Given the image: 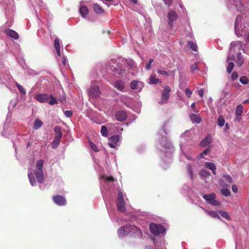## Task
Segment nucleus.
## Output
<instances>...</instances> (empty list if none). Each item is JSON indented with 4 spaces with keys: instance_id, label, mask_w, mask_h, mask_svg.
<instances>
[{
    "instance_id": "26",
    "label": "nucleus",
    "mask_w": 249,
    "mask_h": 249,
    "mask_svg": "<svg viewBox=\"0 0 249 249\" xmlns=\"http://www.w3.org/2000/svg\"><path fill=\"white\" fill-rule=\"evenodd\" d=\"M203 209L208 214L212 217L218 219L220 218V216L216 213V212L214 211H208L207 210H204V209Z\"/></svg>"
},
{
    "instance_id": "22",
    "label": "nucleus",
    "mask_w": 249,
    "mask_h": 249,
    "mask_svg": "<svg viewBox=\"0 0 249 249\" xmlns=\"http://www.w3.org/2000/svg\"><path fill=\"white\" fill-rule=\"evenodd\" d=\"M242 18L240 16H237L234 24L235 32L237 33V30H239V26L241 24Z\"/></svg>"
},
{
    "instance_id": "50",
    "label": "nucleus",
    "mask_w": 249,
    "mask_h": 249,
    "mask_svg": "<svg viewBox=\"0 0 249 249\" xmlns=\"http://www.w3.org/2000/svg\"><path fill=\"white\" fill-rule=\"evenodd\" d=\"M51 99L50 100L49 102V104L53 105L57 103L56 100L55 98L53 97L52 96H51Z\"/></svg>"
},
{
    "instance_id": "1",
    "label": "nucleus",
    "mask_w": 249,
    "mask_h": 249,
    "mask_svg": "<svg viewBox=\"0 0 249 249\" xmlns=\"http://www.w3.org/2000/svg\"><path fill=\"white\" fill-rule=\"evenodd\" d=\"M43 163L44 161L42 160H37L36 164V169L34 171V174L39 183L43 182L44 179V174L42 171Z\"/></svg>"
},
{
    "instance_id": "11",
    "label": "nucleus",
    "mask_w": 249,
    "mask_h": 249,
    "mask_svg": "<svg viewBox=\"0 0 249 249\" xmlns=\"http://www.w3.org/2000/svg\"><path fill=\"white\" fill-rule=\"evenodd\" d=\"M130 86L131 89L140 91L143 87V85L140 81H133L131 82Z\"/></svg>"
},
{
    "instance_id": "36",
    "label": "nucleus",
    "mask_w": 249,
    "mask_h": 249,
    "mask_svg": "<svg viewBox=\"0 0 249 249\" xmlns=\"http://www.w3.org/2000/svg\"><path fill=\"white\" fill-rule=\"evenodd\" d=\"M199 174L200 176H201L202 177H207L210 176L211 173L209 171H208L206 169H202L200 171Z\"/></svg>"
},
{
    "instance_id": "28",
    "label": "nucleus",
    "mask_w": 249,
    "mask_h": 249,
    "mask_svg": "<svg viewBox=\"0 0 249 249\" xmlns=\"http://www.w3.org/2000/svg\"><path fill=\"white\" fill-rule=\"evenodd\" d=\"M244 63V59L241 55V53H239L237 54L236 64L239 66H241Z\"/></svg>"
},
{
    "instance_id": "19",
    "label": "nucleus",
    "mask_w": 249,
    "mask_h": 249,
    "mask_svg": "<svg viewBox=\"0 0 249 249\" xmlns=\"http://www.w3.org/2000/svg\"><path fill=\"white\" fill-rule=\"evenodd\" d=\"M149 80V83L150 84L161 83V81L160 79L156 78V76L154 74H152L150 75Z\"/></svg>"
},
{
    "instance_id": "46",
    "label": "nucleus",
    "mask_w": 249,
    "mask_h": 249,
    "mask_svg": "<svg viewBox=\"0 0 249 249\" xmlns=\"http://www.w3.org/2000/svg\"><path fill=\"white\" fill-rule=\"evenodd\" d=\"M154 60L152 58H150L148 63L146 64L145 68L147 70H149L151 69V65Z\"/></svg>"
},
{
    "instance_id": "12",
    "label": "nucleus",
    "mask_w": 249,
    "mask_h": 249,
    "mask_svg": "<svg viewBox=\"0 0 249 249\" xmlns=\"http://www.w3.org/2000/svg\"><path fill=\"white\" fill-rule=\"evenodd\" d=\"M119 137L118 135H114L111 137L109 139L108 145L111 148H115L117 145V143L119 141Z\"/></svg>"
},
{
    "instance_id": "49",
    "label": "nucleus",
    "mask_w": 249,
    "mask_h": 249,
    "mask_svg": "<svg viewBox=\"0 0 249 249\" xmlns=\"http://www.w3.org/2000/svg\"><path fill=\"white\" fill-rule=\"evenodd\" d=\"M238 73L236 72H233L231 75V78L232 80H235L238 78Z\"/></svg>"
},
{
    "instance_id": "8",
    "label": "nucleus",
    "mask_w": 249,
    "mask_h": 249,
    "mask_svg": "<svg viewBox=\"0 0 249 249\" xmlns=\"http://www.w3.org/2000/svg\"><path fill=\"white\" fill-rule=\"evenodd\" d=\"M128 226H129V225L122 226L118 229V234L119 237H124L130 232L129 228H127Z\"/></svg>"
},
{
    "instance_id": "60",
    "label": "nucleus",
    "mask_w": 249,
    "mask_h": 249,
    "mask_svg": "<svg viewBox=\"0 0 249 249\" xmlns=\"http://www.w3.org/2000/svg\"><path fill=\"white\" fill-rule=\"evenodd\" d=\"M198 94L201 97H203L204 95V90L203 89H200L198 90Z\"/></svg>"
},
{
    "instance_id": "44",
    "label": "nucleus",
    "mask_w": 249,
    "mask_h": 249,
    "mask_svg": "<svg viewBox=\"0 0 249 249\" xmlns=\"http://www.w3.org/2000/svg\"><path fill=\"white\" fill-rule=\"evenodd\" d=\"M54 46L55 49H60L59 39L58 38H55L54 41Z\"/></svg>"
},
{
    "instance_id": "21",
    "label": "nucleus",
    "mask_w": 249,
    "mask_h": 249,
    "mask_svg": "<svg viewBox=\"0 0 249 249\" xmlns=\"http://www.w3.org/2000/svg\"><path fill=\"white\" fill-rule=\"evenodd\" d=\"M127 228H129V229L130 230V232L132 231L135 232L138 235H142L141 230L135 226L129 225V226H128Z\"/></svg>"
},
{
    "instance_id": "54",
    "label": "nucleus",
    "mask_w": 249,
    "mask_h": 249,
    "mask_svg": "<svg viewBox=\"0 0 249 249\" xmlns=\"http://www.w3.org/2000/svg\"><path fill=\"white\" fill-rule=\"evenodd\" d=\"M62 64L64 66H66L67 65V59L65 56L62 57Z\"/></svg>"
},
{
    "instance_id": "58",
    "label": "nucleus",
    "mask_w": 249,
    "mask_h": 249,
    "mask_svg": "<svg viewBox=\"0 0 249 249\" xmlns=\"http://www.w3.org/2000/svg\"><path fill=\"white\" fill-rule=\"evenodd\" d=\"M158 73L161 75H167V72L166 71L163 70H158Z\"/></svg>"
},
{
    "instance_id": "3",
    "label": "nucleus",
    "mask_w": 249,
    "mask_h": 249,
    "mask_svg": "<svg viewBox=\"0 0 249 249\" xmlns=\"http://www.w3.org/2000/svg\"><path fill=\"white\" fill-rule=\"evenodd\" d=\"M171 89L168 86H166L162 92L160 101L159 102L160 104H166L168 102L169 98Z\"/></svg>"
},
{
    "instance_id": "15",
    "label": "nucleus",
    "mask_w": 249,
    "mask_h": 249,
    "mask_svg": "<svg viewBox=\"0 0 249 249\" xmlns=\"http://www.w3.org/2000/svg\"><path fill=\"white\" fill-rule=\"evenodd\" d=\"M189 117L193 123L199 124L202 121L200 116L196 114L191 113Z\"/></svg>"
},
{
    "instance_id": "37",
    "label": "nucleus",
    "mask_w": 249,
    "mask_h": 249,
    "mask_svg": "<svg viewBox=\"0 0 249 249\" xmlns=\"http://www.w3.org/2000/svg\"><path fill=\"white\" fill-rule=\"evenodd\" d=\"M218 125L221 127L223 126L225 124V120L224 118L220 116L218 117L217 121Z\"/></svg>"
},
{
    "instance_id": "33",
    "label": "nucleus",
    "mask_w": 249,
    "mask_h": 249,
    "mask_svg": "<svg viewBox=\"0 0 249 249\" xmlns=\"http://www.w3.org/2000/svg\"><path fill=\"white\" fill-rule=\"evenodd\" d=\"M28 178L30 180V182L32 186H34L36 184V180L32 174V173L28 174Z\"/></svg>"
},
{
    "instance_id": "38",
    "label": "nucleus",
    "mask_w": 249,
    "mask_h": 249,
    "mask_svg": "<svg viewBox=\"0 0 249 249\" xmlns=\"http://www.w3.org/2000/svg\"><path fill=\"white\" fill-rule=\"evenodd\" d=\"M234 67V64L232 62H229L227 67V71L229 73H230L232 71Z\"/></svg>"
},
{
    "instance_id": "16",
    "label": "nucleus",
    "mask_w": 249,
    "mask_h": 249,
    "mask_svg": "<svg viewBox=\"0 0 249 249\" xmlns=\"http://www.w3.org/2000/svg\"><path fill=\"white\" fill-rule=\"evenodd\" d=\"M126 113L123 111H118L116 114V119L120 122L124 121L126 118Z\"/></svg>"
},
{
    "instance_id": "63",
    "label": "nucleus",
    "mask_w": 249,
    "mask_h": 249,
    "mask_svg": "<svg viewBox=\"0 0 249 249\" xmlns=\"http://www.w3.org/2000/svg\"><path fill=\"white\" fill-rule=\"evenodd\" d=\"M186 158H187L188 160H194V159H193L192 158V157L191 156H186Z\"/></svg>"
},
{
    "instance_id": "32",
    "label": "nucleus",
    "mask_w": 249,
    "mask_h": 249,
    "mask_svg": "<svg viewBox=\"0 0 249 249\" xmlns=\"http://www.w3.org/2000/svg\"><path fill=\"white\" fill-rule=\"evenodd\" d=\"M42 125V122L39 119H36L34 125L35 129H39Z\"/></svg>"
},
{
    "instance_id": "17",
    "label": "nucleus",
    "mask_w": 249,
    "mask_h": 249,
    "mask_svg": "<svg viewBox=\"0 0 249 249\" xmlns=\"http://www.w3.org/2000/svg\"><path fill=\"white\" fill-rule=\"evenodd\" d=\"M5 32L7 35L15 39H17L19 37L18 34L13 30L8 29L6 30Z\"/></svg>"
},
{
    "instance_id": "5",
    "label": "nucleus",
    "mask_w": 249,
    "mask_h": 249,
    "mask_svg": "<svg viewBox=\"0 0 249 249\" xmlns=\"http://www.w3.org/2000/svg\"><path fill=\"white\" fill-rule=\"evenodd\" d=\"M203 197L210 204L214 206H218L220 205L219 202L215 200L216 196L213 193L209 195H204Z\"/></svg>"
},
{
    "instance_id": "56",
    "label": "nucleus",
    "mask_w": 249,
    "mask_h": 249,
    "mask_svg": "<svg viewBox=\"0 0 249 249\" xmlns=\"http://www.w3.org/2000/svg\"><path fill=\"white\" fill-rule=\"evenodd\" d=\"M106 180L107 181H111L112 182L114 181V178L112 177H105Z\"/></svg>"
},
{
    "instance_id": "27",
    "label": "nucleus",
    "mask_w": 249,
    "mask_h": 249,
    "mask_svg": "<svg viewBox=\"0 0 249 249\" xmlns=\"http://www.w3.org/2000/svg\"><path fill=\"white\" fill-rule=\"evenodd\" d=\"M94 10L97 14H102L104 12V10L99 4L95 3L93 6Z\"/></svg>"
},
{
    "instance_id": "29",
    "label": "nucleus",
    "mask_w": 249,
    "mask_h": 249,
    "mask_svg": "<svg viewBox=\"0 0 249 249\" xmlns=\"http://www.w3.org/2000/svg\"><path fill=\"white\" fill-rule=\"evenodd\" d=\"M205 166L206 168L211 170H216V166L212 162H206L205 163Z\"/></svg>"
},
{
    "instance_id": "43",
    "label": "nucleus",
    "mask_w": 249,
    "mask_h": 249,
    "mask_svg": "<svg viewBox=\"0 0 249 249\" xmlns=\"http://www.w3.org/2000/svg\"><path fill=\"white\" fill-rule=\"evenodd\" d=\"M219 213V214H220V215L222 217H224V218H226L227 219H230V217L229 214H228V213L227 212H224V211H220Z\"/></svg>"
},
{
    "instance_id": "45",
    "label": "nucleus",
    "mask_w": 249,
    "mask_h": 249,
    "mask_svg": "<svg viewBox=\"0 0 249 249\" xmlns=\"http://www.w3.org/2000/svg\"><path fill=\"white\" fill-rule=\"evenodd\" d=\"M210 151V147L206 148L202 152V153L200 154L199 157L201 158H203V155H207L208 154V153H209Z\"/></svg>"
},
{
    "instance_id": "30",
    "label": "nucleus",
    "mask_w": 249,
    "mask_h": 249,
    "mask_svg": "<svg viewBox=\"0 0 249 249\" xmlns=\"http://www.w3.org/2000/svg\"><path fill=\"white\" fill-rule=\"evenodd\" d=\"M188 45L192 49V50L194 52H196L197 51V46L196 44L194 43L193 41H189L188 42Z\"/></svg>"
},
{
    "instance_id": "40",
    "label": "nucleus",
    "mask_w": 249,
    "mask_h": 249,
    "mask_svg": "<svg viewBox=\"0 0 249 249\" xmlns=\"http://www.w3.org/2000/svg\"><path fill=\"white\" fill-rule=\"evenodd\" d=\"M221 193L225 196H229L231 195V192L228 189H223L221 190Z\"/></svg>"
},
{
    "instance_id": "59",
    "label": "nucleus",
    "mask_w": 249,
    "mask_h": 249,
    "mask_svg": "<svg viewBox=\"0 0 249 249\" xmlns=\"http://www.w3.org/2000/svg\"><path fill=\"white\" fill-rule=\"evenodd\" d=\"M195 107H196V104L195 103H193L192 104V105H191V107L192 108V109H193V110L194 111V112H197L198 111L197 110H196L195 109Z\"/></svg>"
},
{
    "instance_id": "53",
    "label": "nucleus",
    "mask_w": 249,
    "mask_h": 249,
    "mask_svg": "<svg viewBox=\"0 0 249 249\" xmlns=\"http://www.w3.org/2000/svg\"><path fill=\"white\" fill-rule=\"evenodd\" d=\"M191 70L192 71H195L197 70V63L192 65L191 66Z\"/></svg>"
},
{
    "instance_id": "62",
    "label": "nucleus",
    "mask_w": 249,
    "mask_h": 249,
    "mask_svg": "<svg viewBox=\"0 0 249 249\" xmlns=\"http://www.w3.org/2000/svg\"><path fill=\"white\" fill-rule=\"evenodd\" d=\"M234 59V57L233 56L229 55L228 57V61L229 60H233Z\"/></svg>"
},
{
    "instance_id": "47",
    "label": "nucleus",
    "mask_w": 249,
    "mask_h": 249,
    "mask_svg": "<svg viewBox=\"0 0 249 249\" xmlns=\"http://www.w3.org/2000/svg\"><path fill=\"white\" fill-rule=\"evenodd\" d=\"M110 69L113 72L117 73L118 74H121L122 73V71H118V68L116 66H111Z\"/></svg>"
},
{
    "instance_id": "52",
    "label": "nucleus",
    "mask_w": 249,
    "mask_h": 249,
    "mask_svg": "<svg viewBox=\"0 0 249 249\" xmlns=\"http://www.w3.org/2000/svg\"><path fill=\"white\" fill-rule=\"evenodd\" d=\"M65 115L67 117H70L72 115V112L71 110H66L64 112Z\"/></svg>"
},
{
    "instance_id": "55",
    "label": "nucleus",
    "mask_w": 249,
    "mask_h": 249,
    "mask_svg": "<svg viewBox=\"0 0 249 249\" xmlns=\"http://www.w3.org/2000/svg\"><path fill=\"white\" fill-rule=\"evenodd\" d=\"M165 4L168 6H170L172 4V0H163Z\"/></svg>"
},
{
    "instance_id": "24",
    "label": "nucleus",
    "mask_w": 249,
    "mask_h": 249,
    "mask_svg": "<svg viewBox=\"0 0 249 249\" xmlns=\"http://www.w3.org/2000/svg\"><path fill=\"white\" fill-rule=\"evenodd\" d=\"M122 61L124 64V65H126L128 67L132 68L135 65L134 61L132 59H123Z\"/></svg>"
},
{
    "instance_id": "9",
    "label": "nucleus",
    "mask_w": 249,
    "mask_h": 249,
    "mask_svg": "<svg viewBox=\"0 0 249 249\" xmlns=\"http://www.w3.org/2000/svg\"><path fill=\"white\" fill-rule=\"evenodd\" d=\"M112 85L113 87L121 91H124L125 88V83L121 80H116L114 81Z\"/></svg>"
},
{
    "instance_id": "14",
    "label": "nucleus",
    "mask_w": 249,
    "mask_h": 249,
    "mask_svg": "<svg viewBox=\"0 0 249 249\" xmlns=\"http://www.w3.org/2000/svg\"><path fill=\"white\" fill-rule=\"evenodd\" d=\"M50 98L48 94H38L36 95V99L41 103L47 102Z\"/></svg>"
},
{
    "instance_id": "13",
    "label": "nucleus",
    "mask_w": 249,
    "mask_h": 249,
    "mask_svg": "<svg viewBox=\"0 0 249 249\" xmlns=\"http://www.w3.org/2000/svg\"><path fill=\"white\" fill-rule=\"evenodd\" d=\"M243 111V107L242 105H239L237 106L235 110L236 117L235 120L239 121L242 119V113Z\"/></svg>"
},
{
    "instance_id": "7",
    "label": "nucleus",
    "mask_w": 249,
    "mask_h": 249,
    "mask_svg": "<svg viewBox=\"0 0 249 249\" xmlns=\"http://www.w3.org/2000/svg\"><path fill=\"white\" fill-rule=\"evenodd\" d=\"M53 198L55 203L57 205L62 206L66 204V199L63 196L59 195L54 196Z\"/></svg>"
},
{
    "instance_id": "35",
    "label": "nucleus",
    "mask_w": 249,
    "mask_h": 249,
    "mask_svg": "<svg viewBox=\"0 0 249 249\" xmlns=\"http://www.w3.org/2000/svg\"><path fill=\"white\" fill-rule=\"evenodd\" d=\"M239 81L242 84L244 85L247 84L249 82L248 78L245 76H241L239 79Z\"/></svg>"
},
{
    "instance_id": "51",
    "label": "nucleus",
    "mask_w": 249,
    "mask_h": 249,
    "mask_svg": "<svg viewBox=\"0 0 249 249\" xmlns=\"http://www.w3.org/2000/svg\"><path fill=\"white\" fill-rule=\"evenodd\" d=\"M185 94L188 97H190L192 94V91L189 89H185Z\"/></svg>"
},
{
    "instance_id": "39",
    "label": "nucleus",
    "mask_w": 249,
    "mask_h": 249,
    "mask_svg": "<svg viewBox=\"0 0 249 249\" xmlns=\"http://www.w3.org/2000/svg\"><path fill=\"white\" fill-rule=\"evenodd\" d=\"M60 142V140H58L57 139L54 138V140L53 141L52 144V147L54 149L57 147V146L58 145Z\"/></svg>"
},
{
    "instance_id": "4",
    "label": "nucleus",
    "mask_w": 249,
    "mask_h": 249,
    "mask_svg": "<svg viewBox=\"0 0 249 249\" xmlns=\"http://www.w3.org/2000/svg\"><path fill=\"white\" fill-rule=\"evenodd\" d=\"M117 206L118 211L120 212H124L125 211V203L123 197V193L119 192L118 195Z\"/></svg>"
},
{
    "instance_id": "31",
    "label": "nucleus",
    "mask_w": 249,
    "mask_h": 249,
    "mask_svg": "<svg viewBox=\"0 0 249 249\" xmlns=\"http://www.w3.org/2000/svg\"><path fill=\"white\" fill-rule=\"evenodd\" d=\"M193 168L192 165L190 164H187L186 169L192 179L193 178Z\"/></svg>"
},
{
    "instance_id": "61",
    "label": "nucleus",
    "mask_w": 249,
    "mask_h": 249,
    "mask_svg": "<svg viewBox=\"0 0 249 249\" xmlns=\"http://www.w3.org/2000/svg\"><path fill=\"white\" fill-rule=\"evenodd\" d=\"M56 50V53L58 56L60 57L61 56V53H60V49H57Z\"/></svg>"
},
{
    "instance_id": "34",
    "label": "nucleus",
    "mask_w": 249,
    "mask_h": 249,
    "mask_svg": "<svg viewBox=\"0 0 249 249\" xmlns=\"http://www.w3.org/2000/svg\"><path fill=\"white\" fill-rule=\"evenodd\" d=\"M101 133L103 136L107 137L108 135V130L105 125L101 127Z\"/></svg>"
},
{
    "instance_id": "57",
    "label": "nucleus",
    "mask_w": 249,
    "mask_h": 249,
    "mask_svg": "<svg viewBox=\"0 0 249 249\" xmlns=\"http://www.w3.org/2000/svg\"><path fill=\"white\" fill-rule=\"evenodd\" d=\"M232 190L234 193H237L238 191V187L236 185L232 186Z\"/></svg>"
},
{
    "instance_id": "23",
    "label": "nucleus",
    "mask_w": 249,
    "mask_h": 249,
    "mask_svg": "<svg viewBox=\"0 0 249 249\" xmlns=\"http://www.w3.org/2000/svg\"><path fill=\"white\" fill-rule=\"evenodd\" d=\"M234 5L237 7V10L240 11H243L244 7L241 0H233Z\"/></svg>"
},
{
    "instance_id": "2",
    "label": "nucleus",
    "mask_w": 249,
    "mask_h": 249,
    "mask_svg": "<svg viewBox=\"0 0 249 249\" xmlns=\"http://www.w3.org/2000/svg\"><path fill=\"white\" fill-rule=\"evenodd\" d=\"M149 228L151 232L155 236H157L160 233H163L166 231L164 227L162 225L155 223L150 224Z\"/></svg>"
},
{
    "instance_id": "48",
    "label": "nucleus",
    "mask_w": 249,
    "mask_h": 249,
    "mask_svg": "<svg viewBox=\"0 0 249 249\" xmlns=\"http://www.w3.org/2000/svg\"><path fill=\"white\" fill-rule=\"evenodd\" d=\"M90 148L95 152H98L99 151L98 149L97 148L96 145L94 144L93 143L90 142H89Z\"/></svg>"
},
{
    "instance_id": "64",
    "label": "nucleus",
    "mask_w": 249,
    "mask_h": 249,
    "mask_svg": "<svg viewBox=\"0 0 249 249\" xmlns=\"http://www.w3.org/2000/svg\"><path fill=\"white\" fill-rule=\"evenodd\" d=\"M244 104H248V103H249V99L245 100L244 101Z\"/></svg>"
},
{
    "instance_id": "18",
    "label": "nucleus",
    "mask_w": 249,
    "mask_h": 249,
    "mask_svg": "<svg viewBox=\"0 0 249 249\" xmlns=\"http://www.w3.org/2000/svg\"><path fill=\"white\" fill-rule=\"evenodd\" d=\"M212 137L210 135H208L201 141L200 145L202 147H205L209 145L212 142Z\"/></svg>"
},
{
    "instance_id": "6",
    "label": "nucleus",
    "mask_w": 249,
    "mask_h": 249,
    "mask_svg": "<svg viewBox=\"0 0 249 249\" xmlns=\"http://www.w3.org/2000/svg\"><path fill=\"white\" fill-rule=\"evenodd\" d=\"M89 94L90 97L96 98L100 96L101 92L98 87L93 86L89 89Z\"/></svg>"
},
{
    "instance_id": "10",
    "label": "nucleus",
    "mask_w": 249,
    "mask_h": 249,
    "mask_svg": "<svg viewBox=\"0 0 249 249\" xmlns=\"http://www.w3.org/2000/svg\"><path fill=\"white\" fill-rule=\"evenodd\" d=\"M178 17V14L175 11H171L168 13V19L170 25H172L173 22L177 20Z\"/></svg>"
},
{
    "instance_id": "20",
    "label": "nucleus",
    "mask_w": 249,
    "mask_h": 249,
    "mask_svg": "<svg viewBox=\"0 0 249 249\" xmlns=\"http://www.w3.org/2000/svg\"><path fill=\"white\" fill-rule=\"evenodd\" d=\"M54 131L55 133L54 138L61 140L62 134L60 127L59 126H56L54 128Z\"/></svg>"
},
{
    "instance_id": "41",
    "label": "nucleus",
    "mask_w": 249,
    "mask_h": 249,
    "mask_svg": "<svg viewBox=\"0 0 249 249\" xmlns=\"http://www.w3.org/2000/svg\"><path fill=\"white\" fill-rule=\"evenodd\" d=\"M223 178L229 183V184L226 185V186H228L229 184L231 183L232 182V179L231 177L229 175L223 176Z\"/></svg>"
},
{
    "instance_id": "25",
    "label": "nucleus",
    "mask_w": 249,
    "mask_h": 249,
    "mask_svg": "<svg viewBox=\"0 0 249 249\" xmlns=\"http://www.w3.org/2000/svg\"><path fill=\"white\" fill-rule=\"evenodd\" d=\"M80 13L81 16L83 17H85L86 15L89 13V10L88 8L85 6H82L79 9Z\"/></svg>"
},
{
    "instance_id": "42",
    "label": "nucleus",
    "mask_w": 249,
    "mask_h": 249,
    "mask_svg": "<svg viewBox=\"0 0 249 249\" xmlns=\"http://www.w3.org/2000/svg\"><path fill=\"white\" fill-rule=\"evenodd\" d=\"M16 86L18 89L23 94H25L26 92L25 89L18 83H16Z\"/></svg>"
}]
</instances>
